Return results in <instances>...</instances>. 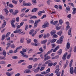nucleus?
I'll return each instance as SVG.
<instances>
[{"instance_id":"obj_29","label":"nucleus","mask_w":76,"mask_h":76,"mask_svg":"<svg viewBox=\"0 0 76 76\" xmlns=\"http://www.w3.org/2000/svg\"><path fill=\"white\" fill-rule=\"evenodd\" d=\"M47 42V40H45L42 42V44H44L45 43H46Z\"/></svg>"},{"instance_id":"obj_16","label":"nucleus","mask_w":76,"mask_h":76,"mask_svg":"<svg viewBox=\"0 0 76 76\" xmlns=\"http://www.w3.org/2000/svg\"><path fill=\"white\" fill-rule=\"evenodd\" d=\"M6 25V22H4L2 24L1 28H4V27H5Z\"/></svg>"},{"instance_id":"obj_3","label":"nucleus","mask_w":76,"mask_h":76,"mask_svg":"<svg viewBox=\"0 0 76 76\" xmlns=\"http://www.w3.org/2000/svg\"><path fill=\"white\" fill-rule=\"evenodd\" d=\"M22 31V29H19L18 28H17L16 30H15L13 31V32L15 34H17V33H19V32H20Z\"/></svg>"},{"instance_id":"obj_38","label":"nucleus","mask_w":76,"mask_h":76,"mask_svg":"<svg viewBox=\"0 0 76 76\" xmlns=\"http://www.w3.org/2000/svg\"><path fill=\"white\" fill-rule=\"evenodd\" d=\"M26 6V2H25V1H23L22 6L24 7V6Z\"/></svg>"},{"instance_id":"obj_23","label":"nucleus","mask_w":76,"mask_h":76,"mask_svg":"<svg viewBox=\"0 0 76 76\" xmlns=\"http://www.w3.org/2000/svg\"><path fill=\"white\" fill-rule=\"evenodd\" d=\"M53 51V49L50 50L47 52V54H51V53H52V51Z\"/></svg>"},{"instance_id":"obj_52","label":"nucleus","mask_w":76,"mask_h":76,"mask_svg":"<svg viewBox=\"0 0 76 76\" xmlns=\"http://www.w3.org/2000/svg\"><path fill=\"white\" fill-rule=\"evenodd\" d=\"M9 6L10 7H11V8H12V7H13V5H12V4H9Z\"/></svg>"},{"instance_id":"obj_55","label":"nucleus","mask_w":76,"mask_h":76,"mask_svg":"<svg viewBox=\"0 0 76 76\" xmlns=\"http://www.w3.org/2000/svg\"><path fill=\"white\" fill-rule=\"evenodd\" d=\"M28 69H32V66L31 65H29L28 66Z\"/></svg>"},{"instance_id":"obj_15","label":"nucleus","mask_w":76,"mask_h":76,"mask_svg":"<svg viewBox=\"0 0 76 76\" xmlns=\"http://www.w3.org/2000/svg\"><path fill=\"white\" fill-rule=\"evenodd\" d=\"M40 69V67H38L37 69H36L34 70V72L35 73H37V72H38L39 70V69Z\"/></svg>"},{"instance_id":"obj_43","label":"nucleus","mask_w":76,"mask_h":76,"mask_svg":"<svg viewBox=\"0 0 76 76\" xmlns=\"http://www.w3.org/2000/svg\"><path fill=\"white\" fill-rule=\"evenodd\" d=\"M58 23V21L57 20H56V21H54L53 24V25H54L56 24H57V23Z\"/></svg>"},{"instance_id":"obj_60","label":"nucleus","mask_w":76,"mask_h":76,"mask_svg":"<svg viewBox=\"0 0 76 76\" xmlns=\"http://www.w3.org/2000/svg\"><path fill=\"white\" fill-rule=\"evenodd\" d=\"M11 24L12 28H15V25L14 23H12Z\"/></svg>"},{"instance_id":"obj_54","label":"nucleus","mask_w":76,"mask_h":76,"mask_svg":"<svg viewBox=\"0 0 76 76\" xmlns=\"http://www.w3.org/2000/svg\"><path fill=\"white\" fill-rule=\"evenodd\" d=\"M29 28L28 27V25H26V28H25V30L27 31L28 29Z\"/></svg>"},{"instance_id":"obj_63","label":"nucleus","mask_w":76,"mask_h":76,"mask_svg":"<svg viewBox=\"0 0 76 76\" xmlns=\"http://www.w3.org/2000/svg\"><path fill=\"white\" fill-rule=\"evenodd\" d=\"M46 17H47V15H44L41 18V19H44V18H46Z\"/></svg>"},{"instance_id":"obj_33","label":"nucleus","mask_w":76,"mask_h":76,"mask_svg":"<svg viewBox=\"0 0 76 76\" xmlns=\"http://www.w3.org/2000/svg\"><path fill=\"white\" fill-rule=\"evenodd\" d=\"M59 23L60 25H62V24H63V20H60Z\"/></svg>"},{"instance_id":"obj_61","label":"nucleus","mask_w":76,"mask_h":76,"mask_svg":"<svg viewBox=\"0 0 76 76\" xmlns=\"http://www.w3.org/2000/svg\"><path fill=\"white\" fill-rule=\"evenodd\" d=\"M26 8H23V9H22L21 10V11L22 12H24V11H25V10H26Z\"/></svg>"},{"instance_id":"obj_4","label":"nucleus","mask_w":76,"mask_h":76,"mask_svg":"<svg viewBox=\"0 0 76 76\" xmlns=\"http://www.w3.org/2000/svg\"><path fill=\"white\" fill-rule=\"evenodd\" d=\"M67 52H66L63 56L62 57V60L64 61L65 60L66 58V56H67Z\"/></svg>"},{"instance_id":"obj_59","label":"nucleus","mask_w":76,"mask_h":76,"mask_svg":"<svg viewBox=\"0 0 76 76\" xmlns=\"http://www.w3.org/2000/svg\"><path fill=\"white\" fill-rule=\"evenodd\" d=\"M52 48H54V47H56V45H55V44H53L52 45Z\"/></svg>"},{"instance_id":"obj_44","label":"nucleus","mask_w":76,"mask_h":76,"mask_svg":"<svg viewBox=\"0 0 76 76\" xmlns=\"http://www.w3.org/2000/svg\"><path fill=\"white\" fill-rule=\"evenodd\" d=\"M18 48H17L13 52L14 53H17L18 51Z\"/></svg>"},{"instance_id":"obj_48","label":"nucleus","mask_w":76,"mask_h":76,"mask_svg":"<svg viewBox=\"0 0 76 76\" xmlns=\"http://www.w3.org/2000/svg\"><path fill=\"white\" fill-rule=\"evenodd\" d=\"M22 57H25V58H28V56L27 55H24L22 56Z\"/></svg>"},{"instance_id":"obj_30","label":"nucleus","mask_w":76,"mask_h":76,"mask_svg":"<svg viewBox=\"0 0 76 76\" xmlns=\"http://www.w3.org/2000/svg\"><path fill=\"white\" fill-rule=\"evenodd\" d=\"M61 53H62V50L61 49H60L58 53V54L59 55H60V54H61Z\"/></svg>"},{"instance_id":"obj_26","label":"nucleus","mask_w":76,"mask_h":76,"mask_svg":"<svg viewBox=\"0 0 76 76\" xmlns=\"http://www.w3.org/2000/svg\"><path fill=\"white\" fill-rule=\"evenodd\" d=\"M37 17L36 16H33L30 18V19H37Z\"/></svg>"},{"instance_id":"obj_56","label":"nucleus","mask_w":76,"mask_h":76,"mask_svg":"<svg viewBox=\"0 0 76 76\" xmlns=\"http://www.w3.org/2000/svg\"><path fill=\"white\" fill-rule=\"evenodd\" d=\"M12 1L15 4H17V1L15 0H12Z\"/></svg>"},{"instance_id":"obj_14","label":"nucleus","mask_w":76,"mask_h":76,"mask_svg":"<svg viewBox=\"0 0 76 76\" xmlns=\"http://www.w3.org/2000/svg\"><path fill=\"white\" fill-rule=\"evenodd\" d=\"M56 39H52L50 41L51 43H54V42H55L56 41Z\"/></svg>"},{"instance_id":"obj_45","label":"nucleus","mask_w":76,"mask_h":76,"mask_svg":"<svg viewBox=\"0 0 76 76\" xmlns=\"http://www.w3.org/2000/svg\"><path fill=\"white\" fill-rule=\"evenodd\" d=\"M51 62V61L50 60H48L46 61L45 63V64H48V63H50Z\"/></svg>"},{"instance_id":"obj_22","label":"nucleus","mask_w":76,"mask_h":76,"mask_svg":"<svg viewBox=\"0 0 76 76\" xmlns=\"http://www.w3.org/2000/svg\"><path fill=\"white\" fill-rule=\"evenodd\" d=\"M72 28H70L69 29L68 31V35H70V34H71V31H72Z\"/></svg>"},{"instance_id":"obj_50","label":"nucleus","mask_w":76,"mask_h":76,"mask_svg":"<svg viewBox=\"0 0 76 76\" xmlns=\"http://www.w3.org/2000/svg\"><path fill=\"white\" fill-rule=\"evenodd\" d=\"M41 21L40 20H36L35 21V23H39Z\"/></svg>"},{"instance_id":"obj_1","label":"nucleus","mask_w":76,"mask_h":76,"mask_svg":"<svg viewBox=\"0 0 76 76\" xmlns=\"http://www.w3.org/2000/svg\"><path fill=\"white\" fill-rule=\"evenodd\" d=\"M63 38H64V36H61L59 39V40H58L57 41V44H61L62 42H63Z\"/></svg>"},{"instance_id":"obj_5","label":"nucleus","mask_w":76,"mask_h":76,"mask_svg":"<svg viewBox=\"0 0 76 76\" xmlns=\"http://www.w3.org/2000/svg\"><path fill=\"white\" fill-rule=\"evenodd\" d=\"M59 70H60V69L58 68V69H56V70H55V73H56V75H59L58 73L59 74H60L61 73V72H58L59 71Z\"/></svg>"},{"instance_id":"obj_31","label":"nucleus","mask_w":76,"mask_h":76,"mask_svg":"<svg viewBox=\"0 0 76 76\" xmlns=\"http://www.w3.org/2000/svg\"><path fill=\"white\" fill-rule=\"evenodd\" d=\"M28 22L29 23H31V24H33L34 23V21L32 20H29L28 21Z\"/></svg>"},{"instance_id":"obj_53","label":"nucleus","mask_w":76,"mask_h":76,"mask_svg":"<svg viewBox=\"0 0 76 76\" xmlns=\"http://www.w3.org/2000/svg\"><path fill=\"white\" fill-rule=\"evenodd\" d=\"M52 37H54V38H57V37H58V36H57V35L55 34H53V35L52 36Z\"/></svg>"},{"instance_id":"obj_6","label":"nucleus","mask_w":76,"mask_h":76,"mask_svg":"<svg viewBox=\"0 0 76 76\" xmlns=\"http://www.w3.org/2000/svg\"><path fill=\"white\" fill-rule=\"evenodd\" d=\"M46 56H48V55L47 54H46L44 56V57H46V58L44 59V60L45 61H46L47 60H49V59L50 58V57L49 56H47L46 57Z\"/></svg>"},{"instance_id":"obj_7","label":"nucleus","mask_w":76,"mask_h":76,"mask_svg":"<svg viewBox=\"0 0 76 76\" xmlns=\"http://www.w3.org/2000/svg\"><path fill=\"white\" fill-rule=\"evenodd\" d=\"M56 34V30H52L50 31V34L53 37V36L54 34Z\"/></svg>"},{"instance_id":"obj_36","label":"nucleus","mask_w":76,"mask_h":76,"mask_svg":"<svg viewBox=\"0 0 76 76\" xmlns=\"http://www.w3.org/2000/svg\"><path fill=\"white\" fill-rule=\"evenodd\" d=\"M34 30L33 29H32L29 32V34H33L34 33Z\"/></svg>"},{"instance_id":"obj_12","label":"nucleus","mask_w":76,"mask_h":76,"mask_svg":"<svg viewBox=\"0 0 76 76\" xmlns=\"http://www.w3.org/2000/svg\"><path fill=\"white\" fill-rule=\"evenodd\" d=\"M72 10H73L72 12L73 15H75L76 13V8H73Z\"/></svg>"},{"instance_id":"obj_24","label":"nucleus","mask_w":76,"mask_h":76,"mask_svg":"<svg viewBox=\"0 0 76 76\" xmlns=\"http://www.w3.org/2000/svg\"><path fill=\"white\" fill-rule=\"evenodd\" d=\"M3 55L4 56V57H5L6 56V52L5 50H4L3 51Z\"/></svg>"},{"instance_id":"obj_40","label":"nucleus","mask_w":76,"mask_h":76,"mask_svg":"<svg viewBox=\"0 0 76 76\" xmlns=\"http://www.w3.org/2000/svg\"><path fill=\"white\" fill-rule=\"evenodd\" d=\"M31 42V39H29L27 41V44H30Z\"/></svg>"},{"instance_id":"obj_49","label":"nucleus","mask_w":76,"mask_h":76,"mask_svg":"<svg viewBox=\"0 0 76 76\" xmlns=\"http://www.w3.org/2000/svg\"><path fill=\"white\" fill-rule=\"evenodd\" d=\"M59 9L60 10H62V6L61 5H59L58 6Z\"/></svg>"},{"instance_id":"obj_10","label":"nucleus","mask_w":76,"mask_h":76,"mask_svg":"<svg viewBox=\"0 0 76 76\" xmlns=\"http://www.w3.org/2000/svg\"><path fill=\"white\" fill-rule=\"evenodd\" d=\"M37 10H38V8H35L32 10L31 12L32 13H34V12H37Z\"/></svg>"},{"instance_id":"obj_32","label":"nucleus","mask_w":76,"mask_h":76,"mask_svg":"<svg viewBox=\"0 0 76 76\" xmlns=\"http://www.w3.org/2000/svg\"><path fill=\"white\" fill-rule=\"evenodd\" d=\"M50 72V69L48 68L45 72L46 73V74L48 73H49Z\"/></svg>"},{"instance_id":"obj_39","label":"nucleus","mask_w":76,"mask_h":76,"mask_svg":"<svg viewBox=\"0 0 76 76\" xmlns=\"http://www.w3.org/2000/svg\"><path fill=\"white\" fill-rule=\"evenodd\" d=\"M10 34H11L10 32H9L8 33H7L6 34V37L7 38V37H9V35H10Z\"/></svg>"},{"instance_id":"obj_19","label":"nucleus","mask_w":76,"mask_h":76,"mask_svg":"<svg viewBox=\"0 0 76 76\" xmlns=\"http://www.w3.org/2000/svg\"><path fill=\"white\" fill-rule=\"evenodd\" d=\"M59 58V56L58 55L54 57H53L52 58V60L54 59H57V58Z\"/></svg>"},{"instance_id":"obj_25","label":"nucleus","mask_w":76,"mask_h":76,"mask_svg":"<svg viewBox=\"0 0 76 76\" xmlns=\"http://www.w3.org/2000/svg\"><path fill=\"white\" fill-rule=\"evenodd\" d=\"M5 74L7 76H11V74H10V73L9 72H6L5 73Z\"/></svg>"},{"instance_id":"obj_28","label":"nucleus","mask_w":76,"mask_h":76,"mask_svg":"<svg viewBox=\"0 0 76 76\" xmlns=\"http://www.w3.org/2000/svg\"><path fill=\"white\" fill-rule=\"evenodd\" d=\"M71 54H72V53H70L67 56V59H69V58H70V57L71 56Z\"/></svg>"},{"instance_id":"obj_46","label":"nucleus","mask_w":76,"mask_h":76,"mask_svg":"<svg viewBox=\"0 0 76 76\" xmlns=\"http://www.w3.org/2000/svg\"><path fill=\"white\" fill-rule=\"evenodd\" d=\"M39 50L40 51H41V52H42H42H44V50L42 49V48H40L39 49Z\"/></svg>"},{"instance_id":"obj_9","label":"nucleus","mask_w":76,"mask_h":76,"mask_svg":"<svg viewBox=\"0 0 76 76\" xmlns=\"http://www.w3.org/2000/svg\"><path fill=\"white\" fill-rule=\"evenodd\" d=\"M70 72L71 74H73L74 70H73V67H70Z\"/></svg>"},{"instance_id":"obj_62","label":"nucleus","mask_w":76,"mask_h":76,"mask_svg":"<svg viewBox=\"0 0 76 76\" xmlns=\"http://www.w3.org/2000/svg\"><path fill=\"white\" fill-rule=\"evenodd\" d=\"M0 19L2 20L4 19V17L3 15H1L0 16Z\"/></svg>"},{"instance_id":"obj_20","label":"nucleus","mask_w":76,"mask_h":76,"mask_svg":"<svg viewBox=\"0 0 76 76\" xmlns=\"http://www.w3.org/2000/svg\"><path fill=\"white\" fill-rule=\"evenodd\" d=\"M66 48L67 49L70 48V43L68 42L66 44Z\"/></svg>"},{"instance_id":"obj_64","label":"nucleus","mask_w":76,"mask_h":76,"mask_svg":"<svg viewBox=\"0 0 76 76\" xmlns=\"http://www.w3.org/2000/svg\"><path fill=\"white\" fill-rule=\"evenodd\" d=\"M74 52L75 53H76V46L74 48Z\"/></svg>"},{"instance_id":"obj_11","label":"nucleus","mask_w":76,"mask_h":76,"mask_svg":"<svg viewBox=\"0 0 76 76\" xmlns=\"http://www.w3.org/2000/svg\"><path fill=\"white\" fill-rule=\"evenodd\" d=\"M19 12V10H16L15 12H13L12 13V15H15L16 14H17V13H18Z\"/></svg>"},{"instance_id":"obj_2","label":"nucleus","mask_w":76,"mask_h":76,"mask_svg":"<svg viewBox=\"0 0 76 76\" xmlns=\"http://www.w3.org/2000/svg\"><path fill=\"white\" fill-rule=\"evenodd\" d=\"M49 26V23L47 22H46L45 23L44 25L42 26V28H47V27H48Z\"/></svg>"},{"instance_id":"obj_41","label":"nucleus","mask_w":76,"mask_h":76,"mask_svg":"<svg viewBox=\"0 0 76 76\" xmlns=\"http://www.w3.org/2000/svg\"><path fill=\"white\" fill-rule=\"evenodd\" d=\"M72 63H73V60L72 59L71 61L69 64V67H72Z\"/></svg>"},{"instance_id":"obj_27","label":"nucleus","mask_w":76,"mask_h":76,"mask_svg":"<svg viewBox=\"0 0 76 76\" xmlns=\"http://www.w3.org/2000/svg\"><path fill=\"white\" fill-rule=\"evenodd\" d=\"M32 2H33V4L34 5H35V4H37L36 0H32Z\"/></svg>"},{"instance_id":"obj_17","label":"nucleus","mask_w":76,"mask_h":76,"mask_svg":"<svg viewBox=\"0 0 76 76\" xmlns=\"http://www.w3.org/2000/svg\"><path fill=\"white\" fill-rule=\"evenodd\" d=\"M6 38V35L5 34L3 35L2 36L1 40L3 41Z\"/></svg>"},{"instance_id":"obj_34","label":"nucleus","mask_w":76,"mask_h":76,"mask_svg":"<svg viewBox=\"0 0 76 76\" xmlns=\"http://www.w3.org/2000/svg\"><path fill=\"white\" fill-rule=\"evenodd\" d=\"M66 10H68V11H70V7H69V6H66Z\"/></svg>"},{"instance_id":"obj_13","label":"nucleus","mask_w":76,"mask_h":76,"mask_svg":"<svg viewBox=\"0 0 76 76\" xmlns=\"http://www.w3.org/2000/svg\"><path fill=\"white\" fill-rule=\"evenodd\" d=\"M59 47H60V46H58L56 47L55 48V49L53 50V52H56V51L57 50H58V49L59 48Z\"/></svg>"},{"instance_id":"obj_51","label":"nucleus","mask_w":76,"mask_h":76,"mask_svg":"<svg viewBox=\"0 0 76 76\" xmlns=\"http://www.w3.org/2000/svg\"><path fill=\"white\" fill-rule=\"evenodd\" d=\"M0 62V64H5V63H6V62L4 61H1Z\"/></svg>"},{"instance_id":"obj_58","label":"nucleus","mask_w":76,"mask_h":76,"mask_svg":"<svg viewBox=\"0 0 76 76\" xmlns=\"http://www.w3.org/2000/svg\"><path fill=\"white\" fill-rule=\"evenodd\" d=\"M15 19L12 20L11 21V23H15Z\"/></svg>"},{"instance_id":"obj_35","label":"nucleus","mask_w":76,"mask_h":76,"mask_svg":"<svg viewBox=\"0 0 76 76\" xmlns=\"http://www.w3.org/2000/svg\"><path fill=\"white\" fill-rule=\"evenodd\" d=\"M10 46L12 48H15V46L14 44H12Z\"/></svg>"},{"instance_id":"obj_37","label":"nucleus","mask_w":76,"mask_h":76,"mask_svg":"<svg viewBox=\"0 0 76 76\" xmlns=\"http://www.w3.org/2000/svg\"><path fill=\"white\" fill-rule=\"evenodd\" d=\"M61 33H62V32L61 31H60L57 32V34L58 35H60V36H61Z\"/></svg>"},{"instance_id":"obj_42","label":"nucleus","mask_w":76,"mask_h":76,"mask_svg":"<svg viewBox=\"0 0 76 76\" xmlns=\"http://www.w3.org/2000/svg\"><path fill=\"white\" fill-rule=\"evenodd\" d=\"M39 58H38V59L37 58H35L33 60V61L34 62H36V61H37L38 60H39Z\"/></svg>"},{"instance_id":"obj_8","label":"nucleus","mask_w":76,"mask_h":76,"mask_svg":"<svg viewBox=\"0 0 76 76\" xmlns=\"http://www.w3.org/2000/svg\"><path fill=\"white\" fill-rule=\"evenodd\" d=\"M24 73H31V71L29 69H26L24 71Z\"/></svg>"},{"instance_id":"obj_21","label":"nucleus","mask_w":76,"mask_h":76,"mask_svg":"<svg viewBox=\"0 0 76 76\" xmlns=\"http://www.w3.org/2000/svg\"><path fill=\"white\" fill-rule=\"evenodd\" d=\"M26 5L27 6H30L32 5V4L30 2H28L26 3Z\"/></svg>"},{"instance_id":"obj_47","label":"nucleus","mask_w":76,"mask_h":76,"mask_svg":"<svg viewBox=\"0 0 76 76\" xmlns=\"http://www.w3.org/2000/svg\"><path fill=\"white\" fill-rule=\"evenodd\" d=\"M53 63H49L48 64V66L50 67H51V66H53Z\"/></svg>"},{"instance_id":"obj_57","label":"nucleus","mask_w":76,"mask_h":76,"mask_svg":"<svg viewBox=\"0 0 76 76\" xmlns=\"http://www.w3.org/2000/svg\"><path fill=\"white\" fill-rule=\"evenodd\" d=\"M60 28H61V26H60L59 27H56V29L57 30H59V29H60Z\"/></svg>"},{"instance_id":"obj_18","label":"nucleus","mask_w":76,"mask_h":76,"mask_svg":"<svg viewBox=\"0 0 76 76\" xmlns=\"http://www.w3.org/2000/svg\"><path fill=\"white\" fill-rule=\"evenodd\" d=\"M3 59H4V60H6V58L4 56H0V60H3Z\"/></svg>"}]
</instances>
